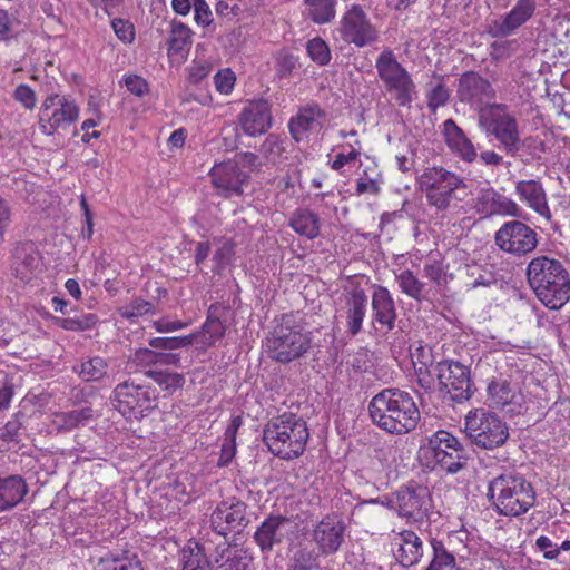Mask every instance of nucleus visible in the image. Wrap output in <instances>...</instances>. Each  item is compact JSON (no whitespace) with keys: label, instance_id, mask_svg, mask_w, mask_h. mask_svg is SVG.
<instances>
[{"label":"nucleus","instance_id":"1","mask_svg":"<svg viewBox=\"0 0 570 570\" xmlns=\"http://www.w3.org/2000/svg\"><path fill=\"white\" fill-rule=\"evenodd\" d=\"M370 417L377 428L395 435L416 429L421 413L412 395L396 387L384 389L368 404Z\"/></svg>","mask_w":570,"mask_h":570},{"label":"nucleus","instance_id":"2","mask_svg":"<svg viewBox=\"0 0 570 570\" xmlns=\"http://www.w3.org/2000/svg\"><path fill=\"white\" fill-rule=\"evenodd\" d=\"M530 287L550 309H559L570 299V275L564 265L548 256L533 258L527 268Z\"/></svg>","mask_w":570,"mask_h":570},{"label":"nucleus","instance_id":"3","mask_svg":"<svg viewBox=\"0 0 570 570\" xmlns=\"http://www.w3.org/2000/svg\"><path fill=\"white\" fill-rule=\"evenodd\" d=\"M478 124L487 135L493 136L502 150L511 157H517L522 148L535 142L532 137L521 138L517 112L507 104H487L479 112Z\"/></svg>","mask_w":570,"mask_h":570},{"label":"nucleus","instance_id":"4","mask_svg":"<svg viewBox=\"0 0 570 570\" xmlns=\"http://www.w3.org/2000/svg\"><path fill=\"white\" fill-rule=\"evenodd\" d=\"M308 439L309 432L306 422L289 412L271 419L265 425L263 435L268 450L283 460L301 456Z\"/></svg>","mask_w":570,"mask_h":570},{"label":"nucleus","instance_id":"5","mask_svg":"<svg viewBox=\"0 0 570 570\" xmlns=\"http://www.w3.org/2000/svg\"><path fill=\"white\" fill-rule=\"evenodd\" d=\"M488 500L491 507L505 517H520L535 503V492L524 476L505 473L492 479L488 484Z\"/></svg>","mask_w":570,"mask_h":570},{"label":"nucleus","instance_id":"6","mask_svg":"<svg viewBox=\"0 0 570 570\" xmlns=\"http://www.w3.org/2000/svg\"><path fill=\"white\" fill-rule=\"evenodd\" d=\"M417 186L428 204L438 210H446L461 202L459 194L468 187L462 176L442 166L425 167L417 177Z\"/></svg>","mask_w":570,"mask_h":570},{"label":"nucleus","instance_id":"7","mask_svg":"<svg viewBox=\"0 0 570 570\" xmlns=\"http://www.w3.org/2000/svg\"><path fill=\"white\" fill-rule=\"evenodd\" d=\"M268 357L278 363H291L302 357L311 347L308 333L303 332L294 315L285 314L266 340Z\"/></svg>","mask_w":570,"mask_h":570},{"label":"nucleus","instance_id":"8","mask_svg":"<svg viewBox=\"0 0 570 570\" xmlns=\"http://www.w3.org/2000/svg\"><path fill=\"white\" fill-rule=\"evenodd\" d=\"M377 77L386 92L401 107H410L416 94V86L409 71L397 61L390 48H385L376 58Z\"/></svg>","mask_w":570,"mask_h":570},{"label":"nucleus","instance_id":"9","mask_svg":"<svg viewBox=\"0 0 570 570\" xmlns=\"http://www.w3.org/2000/svg\"><path fill=\"white\" fill-rule=\"evenodd\" d=\"M464 432L471 443L482 450L498 449L509 438L507 423L484 409H475L465 415Z\"/></svg>","mask_w":570,"mask_h":570},{"label":"nucleus","instance_id":"10","mask_svg":"<svg viewBox=\"0 0 570 570\" xmlns=\"http://www.w3.org/2000/svg\"><path fill=\"white\" fill-rule=\"evenodd\" d=\"M157 399L155 389L127 380L116 385L110 402L122 416L138 419L156 407Z\"/></svg>","mask_w":570,"mask_h":570},{"label":"nucleus","instance_id":"11","mask_svg":"<svg viewBox=\"0 0 570 570\" xmlns=\"http://www.w3.org/2000/svg\"><path fill=\"white\" fill-rule=\"evenodd\" d=\"M425 452L434 466L448 473H456L464 469L469 459L462 443L443 430L436 431L429 438Z\"/></svg>","mask_w":570,"mask_h":570},{"label":"nucleus","instance_id":"12","mask_svg":"<svg viewBox=\"0 0 570 570\" xmlns=\"http://www.w3.org/2000/svg\"><path fill=\"white\" fill-rule=\"evenodd\" d=\"M79 118V107L75 99L66 95L50 94L40 108L39 128L47 136L59 129H67Z\"/></svg>","mask_w":570,"mask_h":570},{"label":"nucleus","instance_id":"13","mask_svg":"<svg viewBox=\"0 0 570 570\" xmlns=\"http://www.w3.org/2000/svg\"><path fill=\"white\" fill-rule=\"evenodd\" d=\"M439 391L456 403L471 399L474 389L470 368L460 362L442 361L435 365Z\"/></svg>","mask_w":570,"mask_h":570},{"label":"nucleus","instance_id":"14","mask_svg":"<svg viewBox=\"0 0 570 570\" xmlns=\"http://www.w3.org/2000/svg\"><path fill=\"white\" fill-rule=\"evenodd\" d=\"M495 245L504 253L521 257L538 246V234L521 220L505 222L494 235Z\"/></svg>","mask_w":570,"mask_h":570},{"label":"nucleus","instance_id":"15","mask_svg":"<svg viewBox=\"0 0 570 570\" xmlns=\"http://www.w3.org/2000/svg\"><path fill=\"white\" fill-rule=\"evenodd\" d=\"M248 505L238 498L220 501L210 514V528L223 538L229 533H240L250 522Z\"/></svg>","mask_w":570,"mask_h":570},{"label":"nucleus","instance_id":"16","mask_svg":"<svg viewBox=\"0 0 570 570\" xmlns=\"http://www.w3.org/2000/svg\"><path fill=\"white\" fill-rule=\"evenodd\" d=\"M387 505L396 510L400 517L413 521L422 520L431 509L429 489L417 484L403 487L392 494Z\"/></svg>","mask_w":570,"mask_h":570},{"label":"nucleus","instance_id":"17","mask_svg":"<svg viewBox=\"0 0 570 570\" xmlns=\"http://www.w3.org/2000/svg\"><path fill=\"white\" fill-rule=\"evenodd\" d=\"M340 32L345 42L353 43L358 48L370 46L379 39V31L358 4H353L344 13Z\"/></svg>","mask_w":570,"mask_h":570},{"label":"nucleus","instance_id":"18","mask_svg":"<svg viewBox=\"0 0 570 570\" xmlns=\"http://www.w3.org/2000/svg\"><path fill=\"white\" fill-rule=\"evenodd\" d=\"M291 520L282 514H268L254 532L253 540L263 554L283 544L292 533Z\"/></svg>","mask_w":570,"mask_h":570},{"label":"nucleus","instance_id":"19","mask_svg":"<svg viewBox=\"0 0 570 570\" xmlns=\"http://www.w3.org/2000/svg\"><path fill=\"white\" fill-rule=\"evenodd\" d=\"M458 98L479 111L488 100L495 98V90L490 81L474 71L461 75L458 83Z\"/></svg>","mask_w":570,"mask_h":570},{"label":"nucleus","instance_id":"20","mask_svg":"<svg viewBox=\"0 0 570 570\" xmlns=\"http://www.w3.org/2000/svg\"><path fill=\"white\" fill-rule=\"evenodd\" d=\"M345 525L336 515H326L313 529L312 541L323 556L334 554L344 541Z\"/></svg>","mask_w":570,"mask_h":570},{"label":"nucleus","instance_id":"21","mask_svg":"<svg viewBox=\"0 0 570 570\" xmlns=\"http://www.w3.org/2000/svg\"><path fill=\"white\" fill-rule=\"evenodd\" d=\"M210 175L214 186L225 197L242 195L243 185L248 179V175L232 161L216 165Z\"/></svg>","mask_w":570,"mask_h":570},{"label":"nucleus","instance_id":"22","mask_svg":"<svg viewBox=\"0 0 570 570\" xmlns=\"http://www.w3.org/2000/svg\"><path fill=\"white\" fill-rule=\"evenodd\" d=\"M238 122L247 136L265 134L272 125L269 104L263 99L248 102L239 114Z\"/></svg>","mask_w":570,"mask_h":570},{"label":"nucleus","instance_id":"23","mask_svg":"<svg viewBox=\"0 0 570 570\" xmlns=\"http://www.w3.org/2000/svg\"><path fill=\"white\" fill-rule=\"evenodd\" d=\"M372 325L379 324L386 332L395 327L396 308L390 291L381 285H375L371 297Z\"/></svg>","mask_w":570,"mask_h":570},{"label":"nucleus","instance_id":"24","mask_svg":"<svg viewBox=\"0 0 570 570\" xmlns=\"http://www.w3.org/2000/svg\"><path fill=\"white\" fill-rule=\"evenodd\" d=\"M367 303V296L362 288H353L346 294L342 313L345 317L346 332L351 336H356L362 332Z\"/></svg>","mask_w":570,"mask_h":570},{"label":"nucleus","instance_id":"25","mask_svg":"<svg viewBox=\"0 0 570 570\" xmlns=\"http://www.w3.org/2000/svg\"><path fill=\"white\" fill-rule=\"evenodd\" d=\"M535 7L534 0H519L501 20L491 23L490 35L497 38L511 35L533 16Z\"/></svg>","mask_w":570,"mask_h":570},{"label":"nucleus","instance_id":"26","mask_svg":"<svg viewBox=\"0 0 570 570\" xmlns=\"http://www.w3.org/2000/svg\"><path fill=\"white\" fill-rule=\"evenodd\" d=\"M325 111L316 102H307L298 108L296 116L288 124L289 132L296 141L304 139L306 134L322 128Z\"/></svg>","mask_w":570,"mask_h":570},{"label":"nucleus","instance_id":"27","mask_svg":"<svg viewBox=\"0 0 570 570\" xmlns=\"http://www.w3.org/2000/svg\"><path fill=\"white\" fill-rule=\"evenodd\" d=\"M443 135L446 146L461 160L471 164L476 159L475 146L453 119H446L443 122Z\"/></svg>","mask_w":570,"mask_h":570},{"label":"nucleus","instance_id":"28","mask_svg":"<svg viewBox=\"0 0 570 570\" xmlns=\"http://www.w3.org/2000/svg\"><path fill=\"white\" fill-rule=\"evenodd\" d=\"M515 193L532 210L546 219H551L547 194L539 180H520L515 185Z\"/></svg>","mask_w":570,"mask_h":570},{"label":"nucleus","instance_id":"29","mask_svg":"<svg viewBox=\"0 0 570 570\" xmlns=\"http://www.w3.org/2000/svg\"><path fill=\"white\" fill-rule=\"evenodd\" d=\"M393 544L397 547L394 551L395 558L403 567L417 563L423 556V542L413 531L397 533Z\"/></svg>","mask_w":570,"mask_h":570},{"label":"nucleus","instance_id":"30","mask_svg":"<svg viewBox=\"0 0 570 570\" xmlns=\"http://www.w3.org/2000/svg\"><path fill=\"white\" fill-rule=\"evenodd\" d=\"M28 491L29 487L21 475L0 476V512L9 511L21 503Z\"/></svg>","mask_w":570,"mask_h":570},{"label":"nucleus","instance_id":"31","mask_svg":"<svg viewBox=\"0 0 570 570\" xmlns=\"http://www.w3.org/2000/svg\"><path fill=\"white\" fill-rule=\"evenodd\" d=\"M13 259L16 274L24 282L30 279V274L38 269L41 263V257L32 243L17 245L13 250Z\"/></svg>","mask_w":570,"mask_h":570},{"label":"nucleus","instance_id":"32","mask_svg":"<svg viewBox=\"0 0 570 570\" xmlns=\"http://www.w3.org/2000/svg\"><path fill=\"white\" fill-rule=\"evenodd\" d=\"M288 225L295 233L308 239L316 238L321 230L320 216L308 208L296 209L292 214Z\"/></svg>","mask_w":570,"mask_h":570},{"label":"nucleus","instance_id":"33","mask_svg":"<svg viewBox=\"0 0 570 570\" xmlns=\"http://www.w3.org/2000/svg\"><path fill=\"white\" fill-rule=\"evenodd\" d=\"M191 29L185 23L173 20L170 22V35L168 39V56H185L193 43Z\"/></svg>","mask_w":570,"mask_h":570},{"label":"nucleus","instance_id":"34","mask_svg":"<svg viewBox=\"0 0 570 570\" xmlns=\"http://www.w3.org/2000/svg\"><path fill=\"white\" fill-rule=\"evenodd\" d=\"M181 570H209L205 547L196 541H188L181 549L179 558Z\"/></svg>","mask_w":570,"mask_h":570},{"label":"nucleus","instance_id":"35","mask_svg":"<svg viewBox=\"0 0 570 570\" xmlns=\"http://www.w3.org/2000/svg\"><path fill=\"white\" fill-rule=\"evenodd\" d=\"M252 560L247 550L226 547L215 557L216 570H247Z\"/></svg>","mask_w":570,"mask_h":570},{"label":"nucleus","instance_id":"36","mask_svg":"<svg viewBox=\"0 0 570 570\" xmlns=\"http://www.w3.org/2000/svg\"><path fill=\"white\" fill-rule=\"evenodd\" d=\"M219 307L217 305H210L208 308V316L204 323L200 333V343L204 346H212L217 341L224 337L226 332V325L223 323L220 317L217 315Z\"/></svg>","mask_w":570,"mask_h":570},{"label":"nucleus","instance_id":"37","mask_svg":"<svg viewBox=\"0 0 570 570\" xmlns=\"http://www.w3.org/2000/svg\"><path fill=\"white\" fill-rule=\"evenodd\" d=\"M488 396L493 406L503 407L513 402L515 393L505 379L493 377L488 384Z\"/></svg>","mask_w":570,"mask_h":570},{"label":"nucleus","instance_id":"38","mask_svg":"<svg viewBox=\"0 0 570 570\" xmlns=\"http://www.w3.org/2000/svg\"><path fill=\"white\" fill-rule=\"evenodd\" d=\"M306 16L317 24L330 22L335 17L336 0H305Z\"/></svg>","mask_w":570,"mask_h":570},{"label":"nucleus","instance_id":"39","mask_svg":"<svg viewBox=\"0 0 570 570\" xmlns=\"http://www.w3.org/2000/svg\"><path fill=\"white\" fill-rule=\"evenodd\" d=\"M145 376L150 377L163 391L173 394L185 384V376L180 373L158 371L148 368L144 371Z\"/></svg>","mask_w":570,"mask_h":570},{"label":"nucleus","instance_id":"40","mask_svg":"<svg viewBox=\"0 0 570 570\" xmlns=\"http://www.w3.org/2000/svg\"><path fill=\"white\" fill-rule=\"evenodd\" d=\"M433 557L425 570H454L460 566L455 557L443 544V542L433 539L431 541Z\"/></svg>","mask_w":570,"mask_h":570},{"label":"nucleus","instance_id":"41","mask_svg":"<svg viewBox=\"0 0 570 570\" xmlns=\"http://www.w3.org/2000/svg\"><path fill=\"white\" fill-rule=\"evenodd\" d=\"M99 570H142L137 556L128 557L108 553L99 560Z\"/></svg>","mask_w":570,"mask_h":570},{"label":"nucleus","instance_id":"42","mask_svg":"<svg viewBox=\"0 0 570 570\" xmlns=\"http://www.w3.org/2000/svg\"><path fill=\"white\" fill-rule=\"evenodd\" d=\"M107 362L102 357L95 356L81 362L76 371L83 381L96 382L107 374Z\"/></svg>","mask_w":570,"mask_h":570},{"label":"nucleus","instance_id":"43","mask_svg":"<svg viewBox=\"0 0 570 570\" xmlns=\"http://www.w3.org/2000/svg\"><path fill=\"white\" fill-rule=\"evenodd\" d=\"M97 322V315L91 313L66 318L53 317L55 325L62 330L71 332H82L90 330L96 325Z\"/></svg>","mask_w":570,"mask_h":570},{"label":"nucleus","instance_id":"44","mask_svg":"<svg viewBox=\"0 0 570 570\" xmlns=\"http://www.w3.org/2000/svg\"><path fill=\"white\" fill-rule=\"evenodd\" d=\"M397 284L401 291L409 297L421 301L423 298L424 283L421 282L413 272L405 269L396 275Z\"/></svg>","mask_w":570,"mask_h":570},{"label":"nucleus","instance_id":"45","mask_svg":"<svg viewBox=\"0 0 570 570\" xmlns=\"http://www.w3.org/2000/svg\"><path fill=\"white\" fill-rule=\"evenodd\" d=\"M318 554L314 550L301 548L289 560L287 570H318Z\"/></svg>","mask_w":570,"mask_h":570},{"label":"nucleus","instance_id":"46","mask_svg":"<svg viewBox=\"0 0 570 570\" xmlns=\"http://www.w3.org/2000/svg\"><path fill=\"white\" fill-rule=\"evenodd\" d=\"M92 417V410L83 407L80 410H72L69 412H61L56 414V422L61 429L72 430L83 424Z\"/></svg>","mask_w":570,"mask_h":570},{"label":"nucleus","instance_id":"47","mask_svg":"<svg viewBox=\"0 0 570 570\" xmlns=\"http://www.w3.org/2000/svg\"><path fill=\"white\" fill-rule=\"evenodd\" d=\"M301 68L299 58L292 52L282 50L275 59V71L279 78H289Z\"/></svg>","mask_w":570,"mask_h":570},{"label":"nucleus","instance_id":"48","mask_svg":"<svg viewBox=\"0 0 570 570\" xmlns=\"http://www.w3.org/2000/svg\"><path fill=\"white\" fill-rule=\"evenodd\" d=\"M306 51L312 61L318 66H327L331 61V50L327 43L320 37L307 41Z\"/></svg>","mask_w":570,"mask_h":570},{"label":"nucleus","instance_id":"49","mask_svg":"<svg viewBox=\"0 0 570 570\" xmlns=\"http://www.w3.org/2000/svg\"><path fill=\"white\" fill-rule=\"evenodd\" d=\"M149 313L154 314V305L142 298H135L120 308V315L127 320L137 318Z\"/></svg>","mask_w":570,"mask_h":570},{"label":"nucleus","instance_id":"50","mask_svg":"<svg viewBox=\"0 0 570 570\" xmlns=\"http://www.w3.org/2000/svg\"><path fill=\"white\" fill-rule=\"evenodd\" d=\"M235 244L232 240H224L214 254L215 266L213 267L214 273H219L224 269L233 259L235 254Z\"/></svg>","mask_w":570,"mask_h":570},{"label":"nucleus","instance_id":"51","mask_svg":"<svg viewBox=\"0 0 570 570\" xmlns=\"http://www.w3.org/2000/svg\"><path fill=\"white\" fill-rule=\"evenodd\" d=\"M193 8H194V20L195 22L203 27H213V29L216 28V24L214 23V17L213 12L206 2V0H193Z\"/></svg>","mask_w":570,"mask_h":570},{"label":"nucleus","instance_id":"52","mask_svg":"<svg viewBox=\"0 0 570 570\" xmlns=\"http://www.w3.org/2000/svg\"><path fill=\"white\" fill-rule=\"evenodd\" d=\"M414 376L417 385L425 390L431 391L434 386V376L430 373L425 361H414Z\"/></svg>","mask_w":570,"mask_h":570},{"label":"nucleus","instance_id":"53","mask_svg":"<svg viewBox=\"0 0 570 570\" xmlns=\"http://www.w3.org/2000/svg\"><path fill=\"white\" fill-rule=\"evenodd\" d=\"M450 98L449 89L440 82L428 92V107L432 112L444 106Z\"/></svg>","mask_w":570,"mask_h":570},{"label":"nucleus","instance_id":"54","mask_svg":"<svg viewBox=\"0 0 570 570\" xmlns=\"http://www.w3.org/2000/svg\"><path fill=\"white\" fill-rule=\"evenodd\" d=\"M236 81V76L230 69L219 70L214 77L216 90L220 94L228 95L232 92Z\"/></svg>","mask_w":570,"mask_h":570},{"label":"nucleus","instance_id":"55","mask_svg":"<svg viewBox=\"0 0 570 570\" xmlns=\"http://www.w3.org/2000/svg\"><path fill=\"white\" fill-rule=\"evenodd\" d=\"M111 27L118 39L122 42L131 43L134 41L135 28L128 20L116 18L111 21Z\"/></svg>","mask_w":570,"mask_h":570},{"label":"nucleus","instance_id":"56","mask_svg":"<svg viewBox=\"0 0 570 570\" xmlns=\"http://www.w3.org/2000/svg\"><path fill=\"white\" fill-rule=\"evenodd\" d=\"M158 353L149 348H139L134 353L131 360L137 366L142 367L141 371L144 372L158 364Z\"/></svg>","mask_w":570,"mask_h":570},{"label":"nucleus","instance_id":"57","mask_svg":"<svg viewBox=\"0 0 570 570\" xmlns=\"http://www.w3.org/2000/svg\"><path fill=\"white\" fill-rule=\"evenodd\" d=\"M13 98L28 110L36 107V94L28 85H19L13 91Z\"/></svg>","mask_w":570,"mask_h":570},{"label":"nucleus","instance_id":"58","mask_svg":"<svg viewBox=\"0 0 570 570\" xmlns=\"http://www.w3.org/2000/svg\"><path fill=\"white\" fill-rule=\"evenodd\" d=\"M535 547L542 552L543 558L547 560H554L560 554V548H558V544L552 542V540L546 535H540L535 540Z\"/></svg>","mask_w":570,"mask_h":570},{"label":"nucleus","instance_id":"59","mask_svg":"<svg viewBox=\"0 0 570 570\" xmlns=\"http://www.w3.org/2000/svg\"><path fill=\"white\" fill-rule=\"evenodd\" d=\"M215 11L222 21H229L240 13V7L235 2L229 3L227 0H218Z\"/></svg>","mask_w":570,"mask_h":570},{"label":"nucleus","instance_id":"60","mask_svg":"<svg viewBox=\"0 0 570 570\" xmlns=\"http://www.w3.org/2000/svg\"><path fill=\"white\" fill-rule=\"evenodd\" d=\"M262 153L269 159L275 160L283 151L282 142L276 136H268L261 147Z\"/></svg>","mask_w":570,"mask_h":570},{"label":"nucleus","instance_id":"61","mask_svg":"<svg viewBox=\"0 0 570 570\" xmlns=\"http://www.w3.org/2000/svg\"><path fill=\"white\" fill-rule=\"evenodd\" d=\"M212 67L207 62H197L189 68L188 80L190 83L197 85L209 75Z\"/></svg>","mask_w":570,"mask_h":570},{"label":"nucleus","instance_id":"62","mask_svg":"<svg viewBox=\"0 0 570 570\" xmlns=\"http://www.w3.org/2000/svg\"><path fill=\"white\" fill-rule=\"evenodd\" d=\"M125 83L127 89L138 97H142L149 90L147 81L144 78L136 75L128 77L125 80Z\"/></svg>","mask_w":570,"mask_h":570},{"label":"nucleus","instance_id":"63","mask_svg":"<svg viewBox=\"0 0 570 570\" xmlns=\"http://www.w3.org/2000/svg\"><path fill=\"white\" fill-rule=\"evenodd\" d=\"M187 326V323H184L181 321H169V320H158L155 322V328L157 332L165 333V332H174L177 330H181Z\"/></svg>","mask_w":570,"mask_h":570},{"label":"nucleus","instance_id":"64","mask_svg":"<svg viewBox=\"0 0 570 570\" xmlns=\"http://www.w3.org/2000/svg\"><path fill=\"white\" fill-rule=\"evenodd\" d=\"M424 276L430 278L431 281L439 283L443 275L442 264L439 262H433L424 265Z\"/></svg>","mask_w":570,"mask_h":570}]
</instances>
